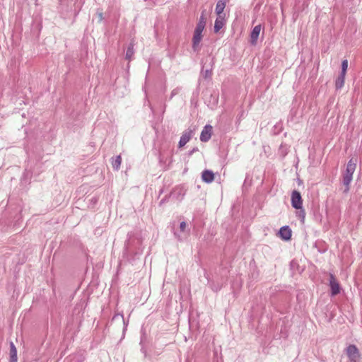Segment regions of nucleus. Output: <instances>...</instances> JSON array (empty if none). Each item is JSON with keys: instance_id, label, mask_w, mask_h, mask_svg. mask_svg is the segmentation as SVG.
<instances>
[{"instance_id": "f257e3e1", "label": "nucleus", "mask_w": 362, "mask_h": 362, "mask_svg": "<svg viewBox=\"0 0 362 362\" xmlns=\"http://www.w3.org/2000/svg\"><path fill=\"white\" fill-rule=\"evenodd\" d=\"M357 162L356 158H351L346 165V168L343 175V184L345 186L344 192L349 190V185L352 181L353 174L355 172Z\"/></svg>"}, {"instance_id": "f03ea898", "label": "nucleus", "mask_w": 362, "mask_h": 362, "mask_svg": "<svg viewBox=\"0 0 362 362\" xmlns=\"http://www.w3.org/2000/svg\"><path fill=\"white\" fill-rule=\"evenodd\" d=\"M346 354L349 362H359L361 354L359 350L355 345H349L346 349Z\"/></svg>"}, {"instance_id": "7ed1b4c3", "label": "nucleus", "mask_w": 362, "mask_h": 362, "mask_svg": "<svg viewBox=\"0 0 362 362\" xmlns=\"http://www.w3.org/2000/svg\"><path fill=\"white\" fill-rule=\"evenodd\" d=\"M291 204L295 209H301L302 207V199L300 192L294 190L291 194Z\"/></svg>"}, {"instance_id": "20e7f679", "label": "nucleus", "mask_w": 362, "mask_h": 362, "mask_svg": "<svg viewBox=\"0 0 362 362\" xmlns=\"http://www.w3.org/2000/svg\"><path fill=\"white\" fill-rule=\"evenodd\" d=\"M329 286L332 296H336L340 292V286L332 274H329Z\"/></svg>"}, {"instance_id": "39448f33", "label": "nucleus", "mask_w": 362, "mask_h": 362, "mask_svg": "<svg viewBox=\"0 0 362 362\" xmlns=\"http://www.w3.org/2000/svg\"><path fill=\"white\" fill-rule=\"evenodd\" d=\"M212 129V127L209 124H207L204 127L200 135V140L202 141L206 142L211 139Z\"/></svg>"}, {"instance_id": "423d86ee", "label": "nucleus", "mask_w": 362, "mask_h": 362, "mask_svg": "<svg viewBox=\"0 0 362 362\" xmlns=\"http://www.w3.org/2000/svg\"><path fill=\"white\" fill-rule=\"evenodd\" d=\"M261 29H262L261 25H257L255 26V28L252 30L251 34H250V43L252 45H255L257 44L259 35L261 32Z\"/></svg>"}, {"instance_id": "0eeeda50", "label": "nucleus", "mask_w": 362, "mask_h": 362, "mask_svg": "<svg viewBox=\"0 0 362 362\" xmlns=\"http://www.w3.org/2000/svg\"><path fill=\"white\" fill-rule=\"evenodd\" d=\"M202 32H203L202 30H199V29L195 28L193 39H192V41H193L192 47H193L194 50H197V47L202 40Z\"/></svg>"}, {"instance_id": "6e6552de", "label": "nucleus", "mask_w": 362, "mask_h": 362, "mask_svg": "<svg viewBox=\"0 0 362 362\" xmlns=\"http://www.w3.org/2000/svg\"><path fill=\"white\" fill-rule=\"evenodd\" d=\"M228 0H218L215 12L217 15V16H225V14L223 13L224 8L226 7V3Z\"/></svg>"}, {"instance_id": "1a4fd4ad", "label": "nucleus", "mask_w": 362, "mask_h": 362, "mask_svg": "<svg viewBox=\"0 0 362 362\" xmlns=\"http://www.w3.org/2000/svg\"><path fill=\"white\" fill-rule=\"evenodd\" d=\"M192 133V130H187L183 132L179 141V147L184 146L190 140Z\"/></svg>"}, {"instance_id": "9d476101", "label": "nucleus", "mask_w": 362, "mask_h": 362, "mask_svg": "<svg viewBox=\"0 0 362 362\" xmlns=\"http://www.w3.org/2000/svg\"><path fill=\"white\" fill-rule=\"evenodd\" d=\"M279 235L285 240H288L291 237V230L288 226H283L280 228Z\"/></svg>"}, {"instance_id": "9b49d317", "label": "nucleus", "mask_w": 362, "mask_h": 362, "mask_svg": "<svg viewBox=\"0 0 362 362\" xmlns=\"http://www.w3.org/2000/svg\"><path fill=\"white\" fill-rule=\"evenodd\" d=\"M202 178L204 182L210 183L214 180V174L211 170H205L202 172Z\"/></svg>"}, {"instance_id": "f8f14e48", "label": "nucleus", "mask_w": 362, "mask_h": 362, "mask_svg": "<svg viewBox=\"0 0 362 362\" xmlns=\"http://www.w3.org/2000/svg\"><path fill=\"white\" fill-rule=\"evenodd\" d=\"M17 350L13 342L10 343L9 362H17Z\"/></svg>"}, {"instance_id": "ddd939ff", "label": "nucleus", "mask_w": 362, "mask_h": 362, "mask_svg": "<svg viewBox=\"0 0 362 362\" xmlns=\"http://www.w3.org/2000/svg\"><path fill=\"white\" fill-rule=\"evenodd\" d=\"M225 24V16H217L214 24V32L218 33Z\"/></svg>"}, {"instance_id": "4468645a", "label": "nucleus", "mask_w": 362, "mask_h": 362, "mask_svg": "<svg viewBox=\"0 0 362 362\" xmlns=\"http://www.w3.org/2000/svg\"><path fill=\"white\" fill-rule=\"evenodd\" d=\"M206 10H204L202 12V15L200 16L199 21L197 25L196 28L199 29V30H204V27L206 25Z\"/></svg>"}, {"instance_id": "2eb2a0df", "label": "nucleus", "mask_w": 362, "mask_h": 362, "mask_svg": "<svg viewBox=\"0 0 362 362\" xmlns=\"http://www.w3.org/2000/svg\"><path fill=\"white\" fill-rule=\"evenodd\" d=\"M134 40H132L127 48V52H126V55H125L126 59L131 60L132 57H133V55L134 54Z\"/></svg>"}, {"instance_id": "dca6fc26", "label": "nucleus", "mask_w": 362, "mask_h": 362, "mask_svg": "<svg viewBox=\"0 0 362 362\" xmlns=\"http://www.w3.org/2000/svg\"><path fill=\"white\" fill-rule=\"evenodd\" d=\"M345 75L342 73H340L339 76L337 77L336 82H335V86L337 89L341 88L344 84V80H345Z\"/></svg>"}, {"instance_id": "f3484780", "label": "nucleus", "mask_w": 362, "mask_h": 362, "mask_svg": "<svg viewBox=\"0 0 362 362\" xmlns=\"http://www.w3.org/2000/svg\"><path fill=\"white\" fill-rule=\"evenodd\" d=\"M122 163V158L120 156H117L115 159L112 161L113 168L118 170Z\"/></svg>"}, {"instance_id": "a211bd4d", "label": "nucleus", "mask_w": 362, "mask_h": 362, "mask_svg": "<svg viewBox=\"0 0 362 362\" xmlns=\"http://www.w3.org/2000/svg\"><path fill=\"white\" fill-rule=\"evenodd\" d=\"M348 68V61L344 59L341 62V73L346 74Z\"/></svg>"}, {"instance_id": "6ab92c4d", "label": "nucleus", "mask_w": 362, "mask_h": 362, "mask_svg": "<svg viewBox=\"0 0 362 362\" xmlns=\"http://www.w3.org/2000/svg\"><path fill=\"white\" fill-rule=\"evenodd\" d=\"M187 228V223L185 221L180 223V229L181 232H185Z\"/></svg>"}, {"instance_id": "aec40b11", "label": "nucleus", "mask_w": 362, "mask_h": 362, "mask_svg": "<svg viewBox=\"0 0 362 362\" xmlns=\"http://www.w3.org/2000/svg\"><path fill=\"white\" fill-rule=\"evenodd\" d=\"M98 16L99 21H101L103 19V13L100 11H98Z\"/></svg>"}, {"instance_id": "412c9836", "label": "nucleus", "mask_w": 362, "mask_h": 362, "mask_svg": "<svg viewBox=\"0 0 362 362\" xmlns=\"http://www.w3.org/2000/svg\"><path fill=\"white\" fill-rule=\"evenodd\" d=\"M302 216H303V218H305V216H304V213H303V215H302Z\"/></svg>"}]
</instances>
